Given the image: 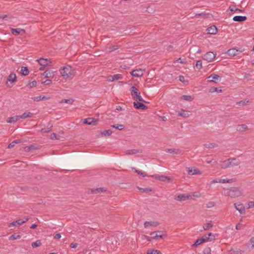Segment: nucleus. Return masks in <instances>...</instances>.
Masks as SVG:
<instances>
[{
    "label": "nucleus",
    "mask_w": 254,
    "mask_h": 254,
    "mask_svg": "<svg viewBox=\"0 0 254 254\" xmlns=\"http://www.w3.org/2000/svg\"><path fill=\"white\" fill-rule=\"evenodd\" d=\"M223 193L225 196H230L232 198L238 197L242 194L241 190L236 187L224 189Z\"/></svg>",
    "instance_id": "1"
},
{
    "label": "nucleus",
    "mask_w": 254,
    "mask_h": 254,
    "mask_svg": "<svg viewBox=\"0 0 254 254\" xmlns=\"http://www.w3.org/2000/svg\"><path fill=\"white\" fill-rule=\"evenodd\" d=\"M60 71L63 77L65 79H72L73 77L71 67L69 65L63 66L60 69Z\"/></svg>",
    "instance_id": "2"
},
{
    "label": "nucleus",
    "mask_w": 254,
    "mask_h": 254,
    "mask_svg": "<svg viewBox=\"0 0 254 254\" xmlns=\"http://www.w3.org/2000/svg\"><path fill=\"white\" fill-rule=\"evenodd\" d=\"M28 220V218L27 217H25L22 219L16 220L11 223H9L8 226L10 228L13 227L14 226H19L22 224L27 222Z\"/></svg>",
    "instance_id": "3"
},
{
    "label": "nucleus",
    "mask_w": 254,
    "mask_h": 254,
    "mask_svg": "<svg viewBox=\"0 0 254 254\" xmlns=\"http://www.w3.org/2000/svg\"><path fill=\"white\" fill-rule=\"evenodd\" d=\"M47 61L48 59L44 58H40L36 60L35 62L37 65H39L40 66L39 68V70H42L44 69L45 67L48 65Z\"/></svg>",
    "instance_id": "4"
},
{
    "label": "nucleus",
    "mask_w": 254,
    "mask_h": 254,
    "mask_svg": "<svg viewBox=\"0 0 254 254\" xmlns=\"http://www.w3.org/2000/svg\"><path fill=\"white\" fill-rule=\"evenodd\" d=\"M216 54L213 52H208L205 54L203 56V59L208 62H211L216 57Z\"/></svg>",
    "instance_id": "5"
},
{
    "label": "nucleus",
    "mask_w": 254,
    "mask_h": 254,
    "mask_svg": "<svg viewBox=\"0 0 254 254\" xmlns=\"http://www.w3.org/2000/svg\"><path fill=\"white\" fill-rule=\"evenodd\" d=\"M16 81V75L14 72L11 73L7 77L6 85L8 87L13 86V82Z\"/></svg>",
    "instance_id": "6"
},
{
    "label": "nucleus",
    "mask_w": 254,
    "mask_h": 254,
    "mask_svg": "<svg viewBox=\"0 0 254 254\" xmlns=\"http://www.w3.org/2000/svg\"><path fill=\"white\" fill-rule=\"evenodd\" d=\"M221 79V76L215 73L211 74L207 77V81L214 83H217L218 81H220Z\"/></svg>",
    "instance_id": "7"
},
{
    "label": "nucleus",
    "mask_w": 254,
    "mask_h": 254,
    "mask_svg": "<svg viewBox=\"0 0 254 254\" xmlns=\"http://www.w3.org/2000/svg\"><path fill=\"white\" fill-rule=\"evenodd\" d=\"M161 233H162L161 231H154L150 233V236H152V239L154 240L163 239L166 236V235L161 234Z\"/></svg>",
    "instance_id": "8"
},
{
    "label": "nucleus",
    "mask_w": 254,
    "mask_h": 254,
    "mask_svg": "<svg viewBox=\"0 0 254 254\" xmlns=\"http://www.w3.org/2000/svg\"><path fill=\"white\" fill-rule=\"evenodd\" d=\"M207 242H209V238L208 239L207 238L206 235H204L200 239H197L195 243L192 245V246L197 247L200 244Z\"/></svg>",
    "instance_id": "9"
},
{
    "label": "nucleus",
    "mask_w": 254,
    "mask_h": 254,
    "mask_svg": "<svg viewBox=\"0 0 254 254\" xmlns=\"http://www.w3.org/2000/svg\"><path fill=\"white\" fill-rule=\"evenodd\" d=\"M152 177L155 178V179H157L162 182H165L167 180H170V178L169 176L165 175H159L158 174H155L152 176Z\"/></svg>",
    "instance_id": "10"
},
{
    "label": "nucleus",
    "mask_w": 254,
    "mask_h": 254,
    "mask_svg": "<svg viewBox=\"0 0 254 254\" xmlns=\"http://www.w3.org/2000/svg\"><path fill=\"white\" fill-rule=\"evenodd\" d=\"M57 71L54 70H47L42 73V75L44 76L45 78H51L54 77L55 76V73Z\"/></svg>",
    "instance_id": "11"
},
{
    "label": "nucleus",
    "mask_w": 254,
    "mask_h": 254,
    "mask_svg": "<svg viewBox=\"0 0 254 254\" xmlns=\"http://www.w3.org/2000/svg\"><path fill=\"white\" fill-rule=\"evenodd\" d=\"M134 107L138 110H146L148 109V107L145 105L144 104L141 102H134L133 103Z\"/></svg>",
    "instance_id": "12"
},
{
    "label": "nucleus",
    "mask_w": 254,
    "mask_h": 254,
    "mask_svg": "<svg viewBox=\"0 0 254 254\" xmlns=\"http://www.w3.org/2000/svg\"><path fill=\"white\" fill-rule=\"evenodd\" d=\"M191 198L190 194H180L177 196L176 200L178 201H184Z\"/></svg>",
    "instance_id": "13"
},
{
    "label": "nucleus",
    "mask_w": 254,
    "mask_h": 254,
    "mask_svg": "<svg viewBox=\"0 0 254 254\" xmlns=\"http://www.w3.org/2000/svg\"><path fill=\"white\" fill-rule=\"evenodd\" d=\"M234 206L235 208L239 211L241 214H245L246 209L244 205L241 203H235Z\"/></svg>",
    "instance_id": "14"
},
{
    "label": "nucleus",
    "mask_w": 254,
    "mask_h": 254,
    "mask_svg": "<svg viewBox=\"0 0 254 254\" xmlns=\"http://www.w3.org/2000/svg\"><path fill=\"white\" fill-rule=\"evenodd\" d=\"M97 120L93 118H88L84 120L83 123L88 125H95Z\"/></svg>",
    "instance_id": "15"
},
{
    "label": "nucleus",
    "mask_w": 254,
    "mask_h": 254,
    "mask_svg": "<svg viewBox=\"0 0 254 254\" xmlns=\"http://www.w3.org/2000/svg\"><path fill=\"white\" fill-rule=\"evenodd\" d=\"M130 91L133 98H134L140 93L138 89L134 86H132L130 88Z\"/></svg>",
    "instance_id": "16"
},
{
    "label": "nucleus",
    "mask_w": 254,
    "mask_h": 254,
    "mask_svg": "<svg viewBox=\"0 0 254 254\" xmlns=\"http://www.w3.org/2000/svg\"><path fill=\"white\" fill-rule=\"evenodd\" d=\"M159 223L157 221H145L144 223V227L147 228L149 226L156 227Z\"/></svg>",
    "instance_id": "17"
},
{
    "label": "nucleus",
    "mask_w": 254,
    "mask_h": 254,
    "mask_svg": "<svg viewBox=\"0 0 254 254\" xmlns=\"http://www.w3.org/2000/svg\"><path fill=\"white\" fill-rule=\"evenodd\" d=\"M131 74L132 76L134 77H140L143 75V72L141 69H135L132 71Z\"/></svg>",
    "instance_id": "18"
},
{
    "label": "nucleus",
    "mask_w": 254,
    "mask_h": 254,
    "mask_svg": "<svg viewBox=\"0 0 254 254\" xmlns=\"http://www.w3.org/2000/svg\"><path fill=\"white\" fill-rule=\"evenodd\" d=\"M188 173L189 175H194L200 174L201 172L199 170L196 169H193L192 168H188Z\"/></svg>",
    "instance_id": "19"
},
{
    "label": "nucleus",
    "mask_w": 254,
    "mask_h": 254,
    "mask_svg": "<svg viewBox=\"0 0 254 254\" xmlns=\"http://www.w3.org/2000/svg\"><path fill=\"white\" fill-rule=\"evenodd\" d=\"M227 54L230 56H235L239 54V51L235 48L230 49L227 51Z\"/></svg>",
    "instance_id": "20"
},
{
    "label": "nucleus",
    "mask_w": 254,
    "mask_h": 254,
    "mask_svg": "<svg viewBox=\"0 0 254 254\" xmlns=\"http://www.w3.org/2000/svg\"><path fill=\"white\" fill-rule=\"evenodd\" d=\"M142 151L140 149H128L126 151V154L127 155H132L136 153H141Z\"/></svg>",
    "instance_id": "21"
},
{
    "label": "nucleus",
    "mask_w": 254,
    "mask_h": 254,
    "mask_svg": "<svg viewBox=\"0 0 254 254\" xmlns=\"http://www.w3.org/2000/svg\"><path fill=\"white\" fill-rule=\"evenodd\" d=\"M50 99V97L44 96V95H40L38 96L34 97L33 98V100L34 101L38 102L42 100H46Z\"/></svg>",
    "instance_id": "22"
},
{
    "label": "nucleus",
    "mask_w": 254,
    "mask_h": 254,
    "mask_svg": "<svg viewBox=\"0 0 254 254\" xmlns=\"http://www.w3.org/2000/svg\"><path fill=\"white\" fill-rule=\"evenodd\" d=\"M109 80L111 81L117 80L123 78V75L121 74H114L109 77Z\"/></svg>",
    "instance_id": "23"
},
{
    "label": "nucleus",
    "mask_w": 254,
    "mask_h": 254,
    "mask_svg": "<svg viewBox=\"0 0 254 254\" xmlns=\"http://www.w3.org/2000/svg\"><path fill=\"white\" fill-rule=\"evenodd\" d=\"M107 190L104 188H99L96 189H91V193L92 194H97L103 191H106Z\"/></svg>",
    "instance_id": "24"
},
{
    "label": "nucleus",
    "mask_w": 254,
    "mask_h": 254,
    "mask_svg": "<svg viewBox=\"0 0 254 254\" xmlns=\"http://www.w3.org/2000/svg\"><path fill=\"white\" fill-rule=\"evenodd\" d=\"M207 31L208 33L210 34H215L218 31L217 28L215 25H212L208 27L207 29Z\"/></svg>",
    "instance_id": "25"
},
{
    "label": "nucleus",
    "mask_w": 254,
    "mask_h": 254,
    "mask_svg": "<svg viewBox=\"0 0 254 254\" xmlns=\"http://www.w3.org/2000/svg\"><path fill=\"white\" fill-rule=\"evenodd\" d=\"M19 119L18 116H15L12 117H9L7 118L6 122L8 123H14L16 122Z\"/></svg>",
    "instance_id": "26"
},
{
    "label": "nucleus",
    "mask_w": 254,
    "mask_h": 254,
    "mask_svg": "<svg viewBox=\"0 0 254 254\" xmlns=\"http://www.w3.org/2000/svg\"><path fill=\"white\" fill-rule=\"evenodd\" d=\"M247 17L245 16H235L233 17V19L234 21L243 22L247 19Z\"/></svg>",
    "instance_id": "27"
},
{
    "label": "nucleus",
    "mask_w": 254,
    "mask_h": 254,
    "mask_svg": "<svg viewBox=\"0 0 254 254\" xmlns=\"http://www.w3.org/2000/svg\"><path fill=\"white\" fill-rule=\"evenodd\" d=\"M221 168L223 169H226L231 167L230 159H228L224 160L221 165Z\"/></svg>",
    "instance_id": "28"
},
{
    "label": "nucleus",
    "mask_w": 254,
    "mask_h": 254,
    "mask_svg": "<svg viewBox=\"0 0 254 254\" xmlns=\"http://www.w3.org/2000/svg\"><path fill=\"white\" fill-rule=\"evenodd\" d=\"M11 32L14 35L17 36L20 34L22 32H24V30L20 28H12L11 29Z\"/></svg>",
    "instance_id": "29"
},
{
    "label": "nucleus",
    "mask_w": 254,
    "mask_h": 254,
    "mask_svg": "<svg viewBox=\"0 0 254 254\" xmlns=\"http://www.w3.org/2000/svg\"><path fill=\"white\" fill-rule=\"evenodd\" d=\"M20 73L24 76H26L29 73V70L27 67L22 66L20 70Z\"/></svg>",
    "instance_id": "30"
},
{
    "label": "nucleus",
    "mask_w": 254,
    "mask_h": 254,
    "mask_svg": "<svg viewBox=\"0 0 254 254\" xmlns=\"http://www.w3.org/2000/svg\"><path fill=\"white\" fill-rule=\"evenodd\" d=\"M179 115L184 118H187L189 117V112L183 109L181 110L179 113Z\"/></svg>",
    "instance_id": "31"
},
{
    "label": "nucleus",
    "mask_w": 254,
    "mask_h": 254,
    "mask_svg": "<svg viewBox=\"0 0 254 254\" xmlns=\"http://www.w3.org/2000/svg\"><path fill=\"white\" fill-rule=\"evenodd\" d=\"M167 152L172 154H178L180 153V151L178 149L173 148V149H167Z\"/></svg>",
    "instance_id": "32"
},
{
    "label": "nucleus",
    "mask_w": 254,
    "mask_h": 254,
    "mask_svg": "<svg viewBox=\"0 0 254 254\" xmlns=\"http://www.w3.org/2000/svg\"><path fill=\"white\" fill-rule=\"evenodd\" d=\"M181 99L188 101H191L193 100L194 98L190 95H184L181 96Z\"/></svg>",
    "instance_id": "33"
},
{
    "label": "nucleus",
    "mask_w": 254,
    "mask_h": 254,
    "mask_svg": "<svg viewBox=\"0 0 254 254\" xmlns=\"http://www.w3.org/2000/svg\"><path fill=\"white\" fill-rule=\"evenodd\" d=\"M112 133V131L110 129L104 130L101 131V135L104 136H109L111 135Z\"/></svg>",
    "instance_id": "34"
},
{
    "label": "nucleus",
    "mask_w": 254,
    "mask_h": 254,
    "mask_svg": "<svg viewBox=\"0 0 254 254\" xmlns=\"http://www.w3.org/2000/svg\"><path fill=\"white\" fill-rule=\"evenodd\" d=\"M210 15H211V14L209 13H206L205 12H201L195 14V16H203L205 18H209L210 17Z\"/></svg>",
    "instance_id": "35"
},
{
    "label": "nucleus",
    "mask_w": 254,
    "mask_h": 254,
    "mask_svg": "<svg viewBox=\"0 0 254 254\" xmlns=\"http://www.w3.org/2000/svg\"><path fill=\"white\" fill-rule=\"evenodd\" d=\"M230 159L231 167L234 166H238L239 164V162L236 158H232Z\"/></svg>",
    "instance_id": "36"
},
{
    "label": "nucleus",
    "mask_w": 254,
    "mask_h": 254,
    "mask_svg": "<svg viewBox=\"0 0 254 254\" xmlns=\"http://www.w3.org/2000/svg\"><path fill=\"white\" fill-rule=\"evenodd\" d=\"M204 147L207 148H214L218 146V145L216 143H210L208 144H205Z\"/></svg>",
    "instance_id": "37"
},
{
    "label": "nucleus",
    "mask_w": 254,
    "mask_h": 254,
    "mask_svg": "<svg viewBox=\"0 0 254 254\" xmlns=\"http://www.w3.org/2000/svg\"><path fill=\"white\" fill-rule=\"evenodd\" d=\"M137 189L142 192H149L152 191V189L149 188H142L139 187H137Z\"/></svg>",
    "instance_id": "38"
},
{
    "label": "nucleus",
    "mask_w": 254,
    "mask_h": 254,
    "mask_svg": "<svg viewBox=\"0 0 254 254\" xmlns=\"http://www.w3.org/2000/svg\"><path fill=\"white\" fill-rule=\"evenodd\" d=\"M212 227L213 225L212 224L211 221L209 223L204 224L203 225V228L204 230H208Z\"/></svg>",
    "instance_id": "39"
},
{
    "label": "nucleus",
    "mask_w": 254,
    "mask_h": 254,
    "mask_svg": "<svg viewBox=\"0 0 254 254\" xmlns=\"http://www.w3.org/2000/svg\"><path fill=\"white\" fill-rule=\"evenodd\" d=\"M20 140L19 139H16V140H14V141H13L11 143H10L8 145V146L7 148H12V147H13L15 146V145L16 144L19 143H20Z\"/></svg>",
    "instance_id": "40"
},
{
    "label": "nucleus",
    "mask_w": 254,
    "mask_h": 254,
    "mask_svg": "<svg viewBox=\"0 0 254 254\" xmlns=\"http://www.w3.org/2000/svg\"><path fill=\"white\" fill-rule=\"evenodd\" d=\"M112 127L121 130L124 129L125 126L123 125H115L111 126Z\"/></svg>",
    "instance_id": "41"
},
{
    "label": "nucleus",
    "mask_w": 254,
    "mask_h": 254,
    "mask_svg": "<svg viewBox=\"0 0 254 254\" xmlns=\"http://www.w3.org/2000/svg\"><path fill=\"white\" fill-rule=\"evenodd\" d=\"M207 238H209V241H211L215 239V235L212 233H209L208 234H206Z\"/></svg>",
    "instance_id": "42"
},
{
    "label": "nucleus",
    "mask_w": 254,
    "mask_h": 254,
    "mask_svg": "<svg viewBox=\"0 0 254 254\" xmlns=\"http://www.w3.org/2000/svg\"><path fill=\"white\" fill-rule=\"evenodd\" d=\"M242 251L239 249L231 250L230 251V254H242Z\"/></svg>",
    "instance_id": "43"
},
{
    "label": "nucleus",
    "mask_w": 254,
    "mask_h": 254,
    "mask_svg": "<svg viewBox=\"0 0 254 254\" xmlns=\"http://www.w3.org/2000/svg\"><path fill=\"white\" fill-rule=\"evenodd\" d=\"M74 102V100L72 98L64 99L61 101V103H65L69 104H72Z\"/></svg>",
    "instance_id": "44"
},
{
    "label": "nucleus",
    "mask_w": 254,
    "mask_h": 254,
    "mask_svg": "<svg viewBox=\"0 0 254 254\" xmlns=\"http://www.w3.org/2000/svg\"><path fill=\"white\" fill-rule=\"evenodd\" d=\"M60 135H58V134H57L56 133H52L51 135H50V138L51 139H60Z\"/></svg>",
    "instance_id": "45"
},
{
    "label": "nucleus",
    "mask_w": 254,
    "mask_h": 254,
    "mask_svg": "<svg viewBox=\"0 0 254 254\" xmlns=\"http://www.w3.org/2000/svg\"><path fill=\"white\" fill-rule=\"evenodd\" d=\"M141 239L143 240H146L148 242H151L152 240V236L149 237L148 236H146V235H143L141 236Z\"/></svg>",
    "instance_id": "46"
},
{
    "label": "nucleus",
    "mask_w": 254,
    "mask_h": 254,
    "mask_svg": "<svg viewBox=\"0 0 254 254\" xmlns=\"http://www.w3.org/2000/svg\"><path fill=\"white\" fill-rule=\"evenodd\" d=\"M195 66L198 69H200L201 68H202V61L201 60L197 61L196 62Z\"/></svg>",
    "instance_id": "47"
},
{
    "label": "nucleus",
    "mask_w": 254,
    "mask_h": 254,
    "mask_svg": "<svg viewBox=\"0 0 254 254\" xmlns=\"http://www.w3.org/2000/svg\"><path fill=\"white\" fill-rule=\"evenodd\" d=\"M20 238V235L14 234L13 235H11L10 237H9V240H16Z\"/></svg>",
    "instance_id": "48"
},
{
    "label": "nucleus",
    "mask_w": 254,
    "mask_h": 254,
    "mask_svg": "<svg viewBox=\"0 0 254 254\" xmlns=\"http://www.w3.org/2000/svg\"><path fill=\"white\" fill-rule=\"evenodd\" d=\"M52 126L51 125L50 127L49 126L47 128H43L41 129V131L43 132H48L52 130Z\"/></svg>",
    "instance_id": "49"
},
{
    "label": "nucleus",
    "mask_w": 254,
    "mask_h": 254,
    "mask_svg": "<svg viewBox=\"0 0 254 254\" xmlns=\"http://www.w3.org/2000/svg\"><path fill=\"white\" fill-rule=\"evenodd\" d=\"M147 254H161V253L157 250H152L150 251H148Z\"/></svg>",
    "instance_id": "50"
},
{
    "label": "nucleus",
    "mask_w": 254,
    "mask_h": 254,
    "mask_svg": "<svg viewBox=\"0 0 254 254\" xmlns=\"http://www.w3.org/2000/svg\"><path fill=\"white\" fill-rule=\"evenodd\" d=\"M210 92L212 93L214 92H221L222 90L221 89H219L218 88L213 87L210 89Z\"/></svg>",
    "instance_id": "51"
},
{
    "label": "nucleus",
    "mask_w": 254,
    "mask_h": 254,
    "mask_svg": "<svg viewBox=\"0 0 254 254\" xmlns=\"http://www.w3.org/2000/svg\"><path fill=\"white\" fill-rule=\"evenodd\" d=\"M31 113L29 112L28 113H24L21 116H18L19 117V119H26L28 117H30Z\"/></svg>",
    "instance_id": "52"
},
{
    "label": "nucleus",
    "mask_w": 254,
    "mask_h": 254,
    "mask_svg": "<svg viewBox=\"0 0 254 254\" xmlns=\"http://www.w3.org/2000/svg\"><path fill=\"white\" fill-rule=\"evenodd\" d=\"M134 99H136V100H138L139 101V102H145V103H146L145 102V100H144V99L142 98V97L140 95V94H138L137 96H136L135 97H134L133 98Z\"/></svg>",
    "instance_id": "53"
},
{
    "label": "nucleus",
    "mask_w": 254,
    "mask_h": 254,
    "mask_svg": "<svg viewBox=\"0 0 254 254\" xmlns=\"http://www.w3.org/2000/svg\"><path fill=\"white\" fill-rule=\"evenodd\" d=\"M41 245L40 240H37L35 242L33 243V248L40 247Z\"/></svg>",
    "instance_id": "54"
},
{
    "label": "nucleus",
    "mask_w": 254,
    "mask_h": 254,
    "mask_svg": "<svg viewBox=\"0 0 254 254\" xmlns=\"http://www.w3.org/2000/svg\"><path fill=\"white\" fill-rule=\"evenodd\" d=\"M118 49H119L118 46H112L109 47L108 51L109 52H113Z\"/></svg>",
    "instance_id": "55"
},
{
    "label": "nucleus",
    "mask_w": 254,
    "mask_h": 254,
    "mask_svg": "<svg viewBox=\"0 0 254 254\" xmlns=\"http://www.w3.org/2000/svg\"><path fill=\"white\" fill-rule=\"evenodd\" d=\"M135 172L137 174H138V175H139L140 176H142L143 177H146L147 176V175L144 172H142V171H141L140 170H138L135 169Z\"/></svg>",
    "instance_id": "56"
},
{
    "label": "nucleus",
    "mask_w": 254,
    "mask_h": 254,
    "mask_svg": "<svg viewBox=\"0 0 254 254\" xmlns=\"http://www.w3.org/2000/svg\"><path fill=\"white\" fill-rule=\"evenodd\" d=\"M203 254H211V249L209 247L205 248L203 250Z\"/></svg>",
    "instance_id": "57"
},
{
    "label": "nucleus",
    "mask_w": 254,
    "mask_h": 254,
    "mask_svg": "<svg viewBox=\"0 0 254 254\" xmlns=\"http://www.w3.org/2000/svg\"><path fill=\"white\" fill-rule=\"evenodd\" d=\"M215 204V203L213 201H209L206 204L207 208H211L213 207Z\"/></svg>",
    "instance_id": "58"
},
{
    "label": "nucleus",
    "mask_w": 254,
    "mask_h": 254,
    "mask_svg": "<svg viewBox=\"0 0 254 254\" xmlns=\"http://www.w3.org/2000/svg\"><path fill=\"white\" fill-rule=\"evenodd\" d=\"M247 102H248V101H246V100H241L239 102H237V105H238L239 106L245 105L247 104Z\"/></svg>",
    "instance_id": "59"
},
{
    "label": "nucleus",
    "mask_w": 254,
    "mask_h": 254,
    "mask_svg": "<svg viewBox=\"0 0 254 254\" xmlns=\"http://www.w3.org/2000/svg\"><path fill=\"white\" fill-rule=\"evenodd\" d=\"M231 182V180H226V179H220L219 180V183H230Z\"/></svg>",
    "instance_id": "60"
},
{
    "label": "nucleus",
    "mask_w": 254,
    "mask_h": 254,
    "mask_svg": "<svg viewBox=\"0 0 254 254\" xmlns=\"http://www.w3.org/2000/svg\"><path fill=\"white\" fill-rule=\"evenodd\" d=\"M52 83V80L50 79H47L44 81H42L41 83L45 85H49Z\"/></svg>",
    "instance_id": "61"
},
{
    "label": "nucleus",
    "mask_w": 254,
    "mask_h": 254,
    "mask_svg": "<svg viewBox=\"0 0 254 254\" xmlns=\"http://www.w3.org/2000/svg\"><path fill=\"white\" fill-rule=\"evenodd\" d=\"M240 127L242 128L238 129V130L239 131L245 130L248 129L247 126L245 124L241 125Z\"/></svg>",
    "instance_id": "62"
},
{
    "label": "nucleus",
    "mask_w": 254,
    "mask_h": 254,
    "mask_svg": "<svg viewBox=\"0 0 254 254\" xmlns=\"http://www.w3.org/2000/svg\"><path fill=\"white\" fill-rule=\"evenodd\" d=\"M248 204L249 208H254V201L249 202Z\"/></svg>",
    "instance_id": "63"
},
{
    "label": "nucleus",
    "mask_w": 254,
    "mask_h": 254,
    "mask_svg": "<svg viewBox=\"0 0 254 254\" xmlns=\"http://www.w3.org/2000/svg\"><path fill=\"white\" fill-rule=\"evenodd\" d=\"M250 242L252 245V248H254V237H252L250 240Z\"/></svg>",
    "instance_id": "64"
}]
</instances>
